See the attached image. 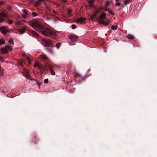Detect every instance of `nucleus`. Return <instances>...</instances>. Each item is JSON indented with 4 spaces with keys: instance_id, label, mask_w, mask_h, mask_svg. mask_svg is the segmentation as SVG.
I'll list each match as a JSON object with an SVG mask.
<instances>
[{
    "instance_id": "28",
    "label": "nucleus",
    "mask_w": 157,
    "mask_h": 157,
    "mask_svg": "<svg viewBox=\"0 0 157 157\" xmlns=\"http://www.w3.org/2000/svg\"><path fill=\"white\" fill-rule=\"evenodd\" d=\"M16 22L17 25H21V24H22L21 23V21H16Z\"/></svg>"
},
{
    "instance_id": "9",
    "label": "nucleus",
    "mask_w": 157,
    "mask_h": 157,
    "mask_svg": "<svg viewBox=\"0 0 157 157\" xmlns=\"http://www.w3.org/2000/svg\"><path fill=\"white\" fill-rule=\"evenodd\" d=\"M18 31L20 34H22L25 33L26 29L24 27H23L20 29H18Z\"/></svg>"
},
{
    "instance_id": "34",
    "label": "nucleus",
    "mask_w": 157,
    "mask_h": 157,
    "mask_svg": "<svg viewBox=\"0 0 157 157\" xmlns=\"http://www.w3.org/2000/svg\"><path fill=\"white\" fill-rule=\"evenodd\" d=\"M72 28L73 29H74L76 28V26L75 25H72Z\"/></svg>"
},
{
    "instance_id": "11",
    "label": "nucleus",
    "mask_w": 157,
    "mask_h": 157,
    "mask_svg": "<svg viewBox=\"0 0 157 157\" xmlns=\"http://www.w3.org/2000/svg\"><path fill=\"white\" fill-rule=\"evenodd\" d=\"M1 52L3 54H7L8 53V51L5 46L1 48Z\"/></svg>"
},
{
    "instance_id": "33",
    "label": "nucleus",
    "mask_w": 157,
    "mask_h": 157,
    "mask_svg": "<svg viewBox=\"0 0 157 157\" xmlns=\"http://www.w3.org/2000/svg\"><path fill=\"white\" fill-rule=\"evenodd\" d=\"M44 82L46 84L48 83V79L47 78L45 79L44 81Z\"/></svg>"
},
{
    "instance_id": "29",
    "label": "nucleus",
    "mask_w": 157,
    "mask_h": 157,
    "mask_svg": "<svg viewBox=\"0 0 157 157\" xmlns=\"http://www.w3.org/2000/svg\"><path fill=\"white\" fill-rule=\"evenodd\" d=\"M32 14L33 16L34 17H35L38 15V14L35 12H33Z\"/></svg>"
},
{
    "instance_id": "39",
    "label": "nucleus",
    "mask_w": 157,
    "mask_h": 157,
    "mask_svg": "<svg viewBox=\"0 0 157 157\" xmlns=\"http://www.w3.org/2000/svg\"><path fill=\"white\" fill-rule=\"evenodd\" d=\"M46 19L48 20H50L51 19V18H50V17H47L46 18Z\"/></svg>"
},
{
    "instance_id": "20",
    "label": "nucleus",
    "mask_w": 157,
    "mask_h": 157,
    "mask_svg": "<svg viewBox=\"0 0 157 157\" xmlns=\"http://www.w3.org/2000/svg\"><path fill=\"white\" fill-rule=\"evenodd\" d=\"M103 9H104V11H108V12H109V14H110L112 15V14H113L112 11H111V10H109V9H105L103 8Z\"/></svg>"
},
{
    "instance_id": "1",
    "label": "nucleus",
    "mask_w": 157,
    "mask_h": 157,
    "mask_svg": "<svg viewBox=\"0 0 157 157\" xmlns=\"http://www.w3.org/2000/svg\"><path fill=\"white\" fill-rule=\"evenodd\" d=\"M29 25L34 29L44 36L51 37L56 36V33L49 28H45L38 20H33L29 22Z\"/></svg>"
},
{
    "instance_id": "18",
    "label": "nucleus",
    "mask_w": 157,
    "mask_h": 157,
    "mask_svg": "<svg viewBox=\"0 0 157 157\" xmlns=\"http://www.w3.org/2000/svg\"><path fill=\"white\" fill-rule=\"evenodd\" d=\"M5 48H7V49L9 51H11L12 50V46L8 44L5 46Z\"/></svg>"
},
{
    "instance_id": "45",
    "label": "nucleus",
    "mask_w": 157,
    "mask_h": 157,
    "mask_svg": "<svg viewBox=\"0 0 157 157\" xmlns=\"http://www.w3.org/2000/svg\"><path fill=\"white\" fill-rule=\"evenodd\" d=\"M77 75L79 77L81 76V75L79 74H77Z\"/></svg>"
},
{
    "instance_id": "4",
    "label": "nucleus",
    "mask_w": 157,
    "mask_h": 157,
    "mask_svg": "<svg viewBox=\"0 0 157 157\" xmlns=\"http://www.w3.org/2000/svg\"><path fill=\"white\" fill-rule=\"evenodd\" d=\"M103 8L101 7H100L99 8H97L95 13L91 16V19L93 20L95 17H96L97 19H98V15H97V13L102 11L103 10Z\"/></svg>"
},
{
    "instance_id": "31",
    "label": "nucleus",
    "mask_w": 157,
    "mask_h": 157,
    "mask_svg": "<svg viewBox=\"0 0 157 157\" xmlns=\"http://www.w3.org/2000/svg\"><path fill=\"white\" fill-rule=\"evenodd\" d=\"M68 13L69 15H71V13L72 11L70 9H68L67 10Z\"/></svg>"
},
{
    "instance_id": "23",
    "label": "nucleus",
    "mask_w": 157,
    "mask_h": 157,
    "mask_svg": "<svg viewBox=\"0 0 157 157\" xmlns=\"http://www.w3.org/2000/svg\"><path fill=\"white\" fill-rule=\"evenodd\" d=\"M8 42L10 44H12L13 45H14V43L13 41V39H10L9 41Z\"/></svg>"
},
{
    "instance_id": "5",
    "label": "nucleus",
    "mask_w": 157,
    "mask_h": 157,
    "mask_svg": "<svg viewBox=\"0 0 157 157\" xmlns=\"http://www.w3.org/2000/svg\"><path fill=\"white\" fill-rule=\"evenodd\" d=\"M0 31L5 35L7 36L9 34L7 33L9 32V28L5 26H2L0 28Z\"/></svg>"
},
{
    "instance_id": "7",
    "label": "nucleus",
    "mask_w": 157,
    "mask_h": 157,
    "mask_svg": "<svg viewBox=\"0 0 157 157\" xmlns=\"http://www.w3.org/2000/svg\"><path fill=\"white\" fill-rule=\"evenodd\" d=\"M86 20V19L83 17H80L78 18L76 21L77 23H80L81 24L82 23L84 22Z\"/></svg>"
},
{
    "instance_id": "38",
    "label": "nucleus",
    "mask_w": 157,
    "mask_h": 157,
    "mask_svg": "<svg viewBox=\"0 0 157 157\" xmlns=\"http://www.w3.org/2000/svg\"><path fill=\"white\" fill-rule=\"evenodd\" d=\"M11 9H12V7H11V6H8V7H7V9H8L9 10V11L10 10H11Z\"/></svg>"
},
{
    "instance_id": "17",
    "label": "nucleus",
    "mask_w": 157,
    "mask_h": 157,
    "mask_svg": "<svg viewBox=\"0 0 157 157\" xmlns=\"http://www.w3.org/2000/svg\"><path fill=\"white\" fill-rule=\"evenodd\" d=\"M99 23L105 26L108 25L109 24L108 22H105L104 21H102L101 20H99Z\"/></svg>"
},
{
    "instance_id": "10",
    "label": "nucleus",
    "mask_w": 157,
    "mask_h": 157,
    "mask_svg": "<svg viewBox=\"0 0 157 157\" xmlns=\"http://www.w3.org/2000/svg\"><path fill=\"white\" fill-rule=\"evenodd\" d=\"M30 35L35 37H38V34L36 32L33 30L30 31Z\"/></svg>"
},
{
    "instance_id": "2",
    "label": "nucleus",
    "mask_w": 157,
    "mask_h": 157,
    "mask_svg": "<svg viewBox=\"0 0 157 157\" xmlns=\"http://www.w3.org/2000/svg\"><path fill=\"white\" fill-rule=\"evenodd\" d=\"M34 66L35 67H37L39 69H42L44 71L49 70H50V72L52 75H55V73L53 69V67L48 64H45L44 66H43L40 63H38L35 61Z\"/></svg>"
},
{
    "instance_id": "44",
    "label": "nucleus",
    "mask_w": 157,
    "mask_h": 157,
    "mask_svg": "<svg viewBox=\"0 0 157 157\" xmlns=\"http://www.w3.org/2000/svg\"><path fill=\"white\" fill-rule=\"evenodd\" d=\"M53 12L55 13V14H56V13L55 12V11L54 10H53Z\"/></svg>"
},
{
    "instance_id": "22",
    "label": "nucleus",
    "mask_w": 157,
    "mask_h": 157,
    "mask_svg": "<svg viewBox=\"0 0 157 157\" xmlns=\"http://www.w3.org/2000/svg\"><path fill=\"white\" fill-rule=\"evenodd\" d=\"M61 43H60V42L56 44V48H59L60 47V45H61Z\"/></svg>"
},
{
    "instance_id": "42",
    "label": "nucleus",
    "mask_w": 157,
    "mask_h": 157,
    "mask_svg": "<svg viewBox=\"0 0 157 157\" xmlns=\"http://www.w3.org/2000/svg\"><path fill=\"white\" fill-rule=\"evenodd\" d=\"M46 49L47 50H48L50 52H51V50H50V49H48V48H46Z\"/></svg>"
},
{
    "instance_id": "21",
    "label": "nucleus",
    "mask_w": 157,
    "mask_h": 157,
    "mask_svg": "<svg viewBox=\"0 0 157 157\" xmlns=\"http://www.w3.org/2000/svg\"><path fill=\"white\" fill-rule=\"evenodd\" d=\"M127 37L130 39H134V36L132 35L129 34L127 35Z\"/></svg>"
},
{
    "instance_id": "43",
    "label": "nucleus",
    "mask_w": 157,
    "mask_h": 157,
    "mask_svg": "<svg viewBox=\"0 0 157 157\" xmlns=\"http://www.w3.org/2000/svg\"><path fill=\"white\" fill-rule=\"evenodd\" d=\"M20 65L21 66H22L23 65V64H22V62H21L20 63Z\"/></svg>"
},
{
    "instance_id": "30",
    "label": "nucleus",
    "mask_w": 157,
    "mask_h": 157,
    "mask_svg": "<svg viewBox=\"0 0 157 157\" xmlns=\"http://www.w3.org/2000/svg\"><path fill=\"white\" fill-rule=\"evenodd\" d=\"M5 4V3L4 1H1L0 2V6L3 5Z\"/></svg>"
},
{
    "instance_id": "49",
    "label": "nucleus",
    "mask_w": 157,
    "mask_h": 157,
    "mask_svg": "<svg viewBox=\"0 0 157 157\" xmlns=\"http://www.w3.org/2000/svg\"><path fill=\"white\" fill-rule=\"evenodd\" d=\"M24 21L25 22H26V21Z\"/></svg>"
},
{
    "instance_id": "26",
    "label": "nucleus",
    "mask_w": 157,
    "mask_h": 157,
    "mask_svg": "<svg viewBox=\"0 0 157 157\" xmlns=\"http://www.w3.org/2000/svg\"><path fill=\"white\" fill-rule=\"evenodd\" d=\"M111 28L113 30H115L117 29V27L116 25H113L112 26Z\"/></svg>"
},
{
    "instance_id": "24",
    "label": "nucleus",
    "mask_w": 157,
    "mask_h": 157,
    "mask_svg": "<svg viewBox=\"0 0 157 157\" xmlns=\"http://www.w3.org/2000/svg\"><path fill=\"white\" fill-rule=\"evenodd\" d=\"M5 42V40L4 39H1L0 40V44H3Z\"/></svg>"
},
{
    "instance_id": "32",
    "label": "nucleus",
    "mask_w": 157,
    "mask_h": 157,
    "mask_svg": "<svg viewBox=\"0 0 157 157\" xmlns=\"http://www.w3.org/2000/svg\"><path fill=\"white\" fill-rule=\"evenodd\" d=\"M8 23L10 24H11L13 23V21L12 20H10L7 22Z\"/></svg>"
},
{
    "instance_id": "19",
    "label": "nucleus",
    "mask_w": 157,
    "mask_h": 157,
    "mask_svg": "<svg viewBox=\"0 0 157 157\" xmlns=\"http://www.w3.org/2000/svg\"><path fill=\"white\" fill-rule=\"evenodd\" d=\"M26 59L28 61V63L29 65L31 64V59L28 56H25Z\"/></svg>"
},
{
    "instance_id": "6",
    "label": "nucleus",
    "mask_w": 157,
    "mask_h": 157,
    "mask_svg": "<svg viewBox=\"0 0 157 157\" xmlns=\"http://www.w3.org/2000/svg\"><path fill=\"white\" fill-rule=\"evenodd\" d=\"M7 17L6 13L4 12H1L0 13V22H3L4 21V18Z\"/></svg>"
},
{
    "instance_id": "40",
    "label": "nucleus",
    "mask_w": 157,
    "mask_h": 157,
    "mask_svg": "<svg viewBox=\"0 0 157 157\" xmlns=\"http://www.w3.org/2000/svg\"><path fill=\"white\" fill-rule=\"evenodd\" d=\"M35 139H36V137H35V138H34V139H33V142H34L35 143H37V142H36V141L35 140Z\"/></svg>"
},
{
    "instance_id": "15",
    "label": "nucleus",
    "mask_w": 157,
    "mask_h": 157,
    "mask_svg": "<svg viewBox=\"0 0 157 157\" xmlns=\"http://www.w3.org/2000/svg\"><path fill=\"white\" fill-rule=\"evenodd\" d=\"M44 1V0H38L37 2H35V6H38L40 5L41 3V2Z\"/></svg>"
},
{
    "instance_id": "47",
    "label": "nucleus",
    "mask_w": 157,
    "mask_h": 157,
    "mask_svg": "<svg viewBox=\"0 0 157 157\" xmlns=\"http://www.w3.org/2000/svg\"><path fill=\"white\" fill-rule=\"evenodd\" d=\"M119 1V0H116V1L117 2L118 1Z\"/></svg>"
},
{
    "instance_id": "12",
    "label": "nucleus",
    "mask_w": 157,
    "mask_h": 157,
    "mask_svg": "<svg viewBox=\"0 0 157 157\" xmlns=\"http://www.w3.org/2000/svg\"><path fill=\"white\" fill-rule=\"evenodd\" d=\"M69 38L71 40V41H76L77 40L78 37L77 36H69Z\"/></svg>"
},
{
    "instance_id": "8",
    "label": "nucleus",
    "mask_w": 157,
    "mask_h": 157,
    "mask_svg": "<svg viewBox=\"0 0 157 157\" xmlns=\"http://www.w3.org/2000/svg\"><path fill=\"white\" fill-rule=\"evenodd\" d=\"M106 17V15L105 13H103V14H101L100 16H98V21L99 22V20H101L102 21H104L105 18Z\"/></svg>"
},
{
    "instance_id": "25",
    "label": "nucleus",
    "mask_w": 157,
    "mask_h": 157,
    "mask_svg": "<svg viewBox=\"0 0 157 157\" xmlns=\"http://www.w3.org/2000/svg\"><path fill=\"white\" fill-rule=\"evenodd\" d=\"M93 2L92 1H90L89 3V7H93Z\"/></svg>"
},
{
    "instance_id": "16",
    "label": "nucleus",
    "mask_w": 157,
    "mask_h": 157,
    "mask_svg": "<svg viewBox=\"0 0 157 157\" xmlns=\"http://www.w3.org/2000/svg\"><path fill=\"white\" fill-rule=\"evenodd\" d=\"M41 57L44 60L47 61L48 59V58L44 54L42 55Z\"/></svg>"
},
{
    "instance_id": "36",
    "label": "nucleus",
    "mask_w": 157,
    "mask_h": 157,
    "mask_svg": "<svg viewBox=\"0 0 157 157\" xmlns=\"http://www.w3.org/2000/svg\"><path fill=\"white\" fill-rule=\"evenodd\" d=\"M121 5V3L120 2H117L116 5L117 6H120Z\"/></svg>"
},
{
    "instance_id": "37",
    "label": "nucleus",
    "mask_w": 157,
    "mask_h": 157,
    "mask_svg": "<svg viewBox=\"0 0 157 157\" xmlns=\"http://www.w3.org/2000/svg\"><path fill=\"white\" fill-rule=\"evenodd\" d=\"M37 85L39 87L41 85V83L40 82H37ZM40 88V87H39Z\"/></svg>"
},
{
    "instance_id": "14",
    "label": "nucleus",
    "mask_w": 157,
    "mask_h": 157,
    "mask_svg": "<svg viewBox=\"0 0 157 157\" xmlns=\"http://www.w3.org/2000/svg\"><path fill=\"white\" fill-rule=\"evenodd\" d=\"M132 1V0H125L124 2V4L122 5L121 6L123 7V5L127 6Z\"/></svg>"
},
{
    "instance_id": "13",
    "label": "nucleus",
    "mask_w": 157,
    "mask_h": 157,
    "mask_svg": "<svg viewBox=\"0 0 157 157\" xmlns=\"http://www.w3.org/2000/svg\"><path fill=\"white\" fill-rule=\"evenodd\" d=\"M24 72L23 73L24 74H25V75L26 77L27 78H29V79H31V76L29 75H28L27 74L28 73V71L26 69H25V70H24Z\"/></svg>"
},
{
    "instance_id": "48",
    "label": "nucleus",
    "mask_w": 157,
    "mask_h": 157,
    "mask_svg": "<svg viewBox=\"0 0 157 157\" xmlns=\"http://www.w3.org/2000/svg\"><path fill=\"white\" fill-rule=\"evenodd\" d=\"M31 0L32 1H33V2L34 1L33 0Z\"/></svg>"
},
{
    "instance_id": "41",
    "label": "nucleus",
    "mask_w": 157,
    "mask_h": 157,
    "mask_svg": "<svg viewBox=\"0 0 157 157\" xmlns=\"http://www.w3.org/2000/svg\"><path fill=\"white\" fill-rule=\"evenodd\" d=\"M0 76L2 75V72H1V70H0Z\"/></svg>"
},
{
    "instance_id": "27",
    "label": "nucleus",
    "mask_w": 157,
    "mask_h": 157,
    "mask_svg": "<svg viewBox=\"0 0 157 157\" xmlns=\"http://www.w3.org/2000/svg\"><path fill=\"white\" fill-rule=\"evenodd\" d=\"M28 10L25 9H24L23 10V13L24 14H26V15H28Z\"/></svg>"
},
{
    "instance_id": "46",
    "label": "nucleus",
    "mask_w": 157,
    "mask_h": 157,
    "mask_svg": "<svg viewBox=\"0 0 157 157\" xmlns=\"http://www.w3.org/2000/svg\"><path fill=\"white\" fill-rule=\"evenodd\" d=\"M69 44H70V45H72V43H69Z\"/></svg>"
},
{
    "instance_id": "35",
    "label": "nucleus",
    "mask_w": 157,
    "mask_h": 157,
    "mask_svg": "<svg viewBox=\"0 0 157 157\" xmlns=\"http://www.w3.org/2000/svg\"><path fill=\"white\" fill-rule=\"evenodd\" d=\"M28 15H26V14H23L22 15L23 17L24 18H27V16Z\"/></svg>"
},
{
    "instance_id": "3",
    "label": "nucleus",
    "mask_w": 157,
    "mask_h": 157,
    "mask_svg": "<svg viewBox=\"0 0 157 157\" xmlns=\"http://www.w3.org/2000/svg\"><path fill=\"white\" fill-rule=\"evenodd\" d=\"M42 44L45 47L48 46L51 47H54V45L53 44L52 41L50 39H47L42 40Z\"/></svg>"
}]
</instances>
